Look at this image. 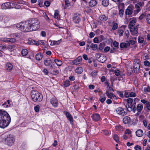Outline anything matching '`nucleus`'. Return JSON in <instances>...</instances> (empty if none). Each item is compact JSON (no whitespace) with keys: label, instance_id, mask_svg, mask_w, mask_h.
Returning a JSON list of instances; mask_svg holds the SVG:
<instances>
[{"label":"nucleus","instance_id":"obj_1","mask_svg":"<svg viewBox=\"0 0 150 150\" xmlns=\"http://www.w3.org/2000/svg\"><path fill=\"white\" fill-rule=\"evenodd\" d=\"M40 26V22L36 18H32L25 22L20 23L16 26L18 28L24 32L36 30Z\"/></svg>","mask_w":150,"mask_h":150},{"label":"nucleus","instance_id":"obj_2","mask_svg":"<svg viewBox=\"0 0 150 150\" xmlns=\"http://www.w3.org/2000/svg\"><path fill=\"white\" fill-rule=\"evenodd\" d=\"M11 120L8 114L5 111L0 110V127L3 128L7 127Z\"/></svg>","mask_w":150,"mask_h":150},{"label":"nucleus","instance_id":"obj_3","mask_svg":"<svg viewBox=\"0 0 150 150\" xmlns=\"http://www.w3.org/2000/svg\"><path fill=\"white\" fill-rule=\"evenodd\" d=\"M31 96L32 100L36 102H41L43 99L42 95L38 91L35 90L32 91Z\"/></svg>","mask_w":150,"mask_h":150},{"label":"nucleus","instance_id":"obj_4","mask_svg":"<svg viewBox=\"0 0 150 150\" xmlns=\"http://www.w3.org/2000/svg\"><path fill=\"white\" fill-rule=\"evenodd\" d=\"M14 141V138L11 134L8 135L5 140V143L10 146L13 145Z\"/></svg>","mask_w":150,"mask_h":150},{"label":"nucleus","instance_id":"obj_5","mask_svg":"<svg viewBox=\"0 0 150 150\" xmlns=\"http://www.w3.org/2000/svg\"><path fill=\"white\" fill-rule=\"evenodd\" d=\"M127 108H123L121 107H119L116 109L117 113L122 116L126 115L127 113Z\"/></svg>","mask_w":150,"mask_h":150},{"label":"nucleus","instance_id":"obj_6","mask_svg":"<svg viewBox=\"0 0 150 150\" xmlns=\"http://www.w3.org/2000/svg\"><path fill=\"white\" fill-rule=\"evenodd\" d=\"M133 99L131 98H129L127 99V104L125 106L126 108L129 112L132 111Z\"/></svg>","mask_w":150,"mask_h":150},{"label":"nucleus","instance_id":"obj_7","mask_svg":"<svg viewBox=\"0 0 150 150\" xmlns=\"http://www.w3.org/2000/svg\"><path fill=\"white\" fill-rule=\"evenodd\" d=\"M134 8V6L132 5H129L126 9L125 14L126 15H128L129 17L132 16L131 15L132 13L133 10Z\"/></svg>","mask_w":150,"mask_h":150},{"label":"nucleus","instance_id":"obj_8","mask_svg":"<svg viewBox=\"0 0 150 150\" xmlns=\"http://www.w3.org/2000/svg\"><path fill=\"white\" fill-rule=\"evenodd\" d=\"M73 19L74 23H79L81 21V16L79 14H74Z\"/></svg>","mask_w":150,"mask_h":150},{"label":"nucleus","instance_id":"obj_9","mask_svg":"<svg viewBox=\"0 0 150 150\" xmlns=\"http://www.w3.org/2000/svg\"><path fill=\"white\" fill-rule=\"evenodd\" d=\"M129 28L132 35H135L138 33V29L137 26L135 27H129Z\"/></svg>","mask_w":150,"mask_h":150},{"label":"nucleus","instance_id":"obj_10","mask_svg":"<svg viewBox=\"0 0 150 150\" xmlns=\"http://www.w3.org/2000/svg\"><path fill=\"white\" fill-rule=\"evenodd\" d=\"M64 113L66 116L67 119L70 121L71 123L73 122V118L71 114L68 112L64 111Z\"/></svg>","mask_w":150,"mask_h":150},{"label":"nucleus","instance_id":"obj_11","mask_svg":"<svg viewBox=\"0 0 150 150\" xmlns=\"http://www.w3.org/2000/svg\"><path fill=\"white\" fill-rule=\"evenodd\" d=\"M50 103L54 107H57L58 106V102L56 98H52L50 100Z\"/></svg>","mask_w":150,"mask_h":150},{"label":"nucleus","instance_id":"obj_12","mask_svg":"<svg viewBox=\"0 0 150 150\" xmlns=\"http://www.w3.org/2000/svg\"><path fill=\"white\" fill-rule=\"evenodd\" d=\"M82 59L81 56L78 57L76 59L74 60L72 62V64L74 65H77L80 63Z\"/></svg>","mask_w":150,"mask_h":150},{"label":"nucleus","instance_id":"obj_13","mask_svg":"<svg viewBox=\"0 0 150 150\" xmlns=\"http://www.w3.org/2000/svg\"><path fill=\"white\" fill-rule=\"evenodd\" d=\"M9 2H7L4 3L1 5V8L2 9H10L9 6Z\"/></svg>","mask_w":150,"mask_h":150},{"label":"nucleus","instance_id":"obj_14","mask_svg":"<svg viewBox=\"0 0 150 150\" xmlns=\"http://www.w3.org/2000/svg\"><path fill=\"white\" fill-rule=\"evenodd\" d=\"M8 21V18L6 16H0V21L6 23Z\"/></svg>","mask_w":150,"mask_h":150},{"label":"nucleus","instance_id":"obj_15","mask_svg":"<svg viewBox=\"0 0 150 150\" xmlns=\"http://www.w3.org/2000/svg\"><path fill=\"white\" fill-rule=\"evenodd\" d=\"M91 117L93 120L95 121H98L99 120L100 118V116L97 113L93 114Z\"/></svg>","mask_w":150,"mask_h":150},{"label":"nucleus","instance_id":"obj_16","mask_svg":"<svg viewBox=\"0 0 150 150\" xmlns=\"http://www.w3.org/2000/svg\"><path fill=\"white\" fill-rule=\"evenodd\" d=\"M90 7H92L96 6L97 4V1L96 0H91L88 3Z\"/></svg>","mask_w":150,"mask_h":150},{"label":"nucleus","instance_id":"obj_17","mask_svg":"<svg viewBox=\"0 0 150 150\" xmlns=\"http://www.w3.org/2000/svg\"><path fill=\"white\" fill-rule=\"evenodd\" d=\"M13 67L12 65L11 64L8 63L6 64L5 68L6 70L10 71L12 69Z\"/></svg>","mask_w":150,"mask_h":150},{"label":"nucleus","instance_id":"obj_18","mask_svg":"<svg viewBox=\"0 0 150 150\" xmlns=\"http://www.w3.org/2000/svg\"><path fill=\"white\" fill-rule=\"evenodd\" d=\"M140 67V64H134V71L135 73H137L138 71H139Z\"/></svg>","mask_w":150,"mask_h":150},{"label":"nucleus","instance_id":"obj_19","mask_svg":"<svg viewBox=\"0 0 150 150\" xmlns=\"http://www.w3.org/2000/svg\"><path fill=\"white\" fill-rule=\"evenodd\" d=\"M143 131L140 129L137 130L136 132V134L138 137H141L143 135Z\"/></svg>","mask_w":150,"mask_h":150},{"label":"nucleus","instance_id":"obj_20","mask_svg":"<svg viewBox=\"0 0 150 150\" xmlns=\"http://www.w3.org/2000/svg\"><path fill=\"white\" fill-rule=\"evenodd\" d=\"M144 5V3H142L141 2L137 3L135 5V7L137 9H142V6H143Z\"/></svg>","mask_w":150,"mask_h":150},{"label":"nucleus","instance_id":"obj_21","mask_svg":"<svg viewBox=\"0 0 150 150\" xmlns=\"http://www.w3.org/2000/svg\"><path fill=\"white\" fill-rule=\"evenodd\" d=\"M52 63V61L50 58H47L44 61V64L46 66L50 65Z\"/></svg>","mask_w":150,"mask_h":150},{"label":"nucleus","instance_id":"obj_22","mask_svg":"<svg viewBox=\"0 0 150 150\" xmlns=\"http://www.w3.org/2000/svg\"><path fill=\"white\" fill-rule=\"evenodd\" d=\"M130 121V117L128 116H125L123 119V121L125 124H127Z\"/></svg>","mask_w":150,"mask_h":150},{"label":"nucleus","instance_id":"obj_23","mask_svg":"<svg viewBox=\"0 0 150 150\" xmlns=\"http://www.w3.org/2000/svg\"><path fill=\"white\" fill-rule=\"evenodd\" d=\"M43 57V55L41 53H38L35 55V58L38 61L40 60Z\"/></svg>","mask_w":150,"mask_h":150},{"label":"nucleus","instance_id":"obj_24","mask_svg":"<svg viewBox=\"0 0 150 150\" xmlns=\"http://www.w3.org/2000/svg\"><path fill=\"white\" fill-rule=\"evenodd\" d=\"M109 4L108 0H103L102 2V4L104 7H107Z\"/></svg>","mask_w":150,"mask_h":150},{"label":"nucleus","instance_id":"obj_25","mask_svg":"<svg viewBox=\"0 0 150 150\" xmlns=\"http://www.w3.org/2000/svg\"><path fill=\"white\" fill-rule=\"evenodd\" d=\"M138 100V99L137 98H135L134 99V100H133V101L132 110L134 112H135L136 110V108L135 107V105L136 103V102L135 101V100Z\"/></svg>","mask_w":150,"mask_h":150},{"label":"nucleus","instance_id":"obj_26","mask_svg":"<svg viewBox=\"0 0 150 150\" xmlns=\"http://www.w3.org/2000/svg\"><path fill=\"white\" fill-rule=\"evenodd\" d=\"M143 108V106L142 104H139L138 105L137 108V110L138 112H141Z\"/></svg>","mask_w":150,"mask_h":150},{"label":"nucleus","instance_id":"obj_27","mask_svg":"<svg viewBox=\"0 0 150 150\" xmlns=\"http://www.w3.org/2000/svg\"><path fill=\"white\" fill-rule=\"evenodd\" d=\"M120 46L121 48H124L129 47L127 42V43L124 42L121 43L120 44Z\"/></svg>","mask_w":150,"mask_h":150},{"label":"nucleus","instance_id":"obj_28","mask_svg":"<svg viewBox=\"0 0 150 150\" xmlns=\"http://www.w3.org/2000/svg\"><path fill=\"white\" fill-rule=\"evenodd\" d=\"M90 47L92 49V50L94 51L98 48V45L96 44L91 43L90 46Z\"/></svg>","mask_w":150,"mask_h":150},{"label":"nucleus","instance_id":"obj_29","mask_svg":"<svg viewBox=\"0 0 150 150\" xmlns=\"http://www.w3.org/2000/svg\"><path fill=\"white\" fill-rule=\"evenodd\" d=\"M83 71V69L81 67H79L77 68L76 70V72L78 74H80Z\"/></svg>","mask_w":150,"mask_h":150},{"label":"nucleus","instance_id":"obj_30","mask_svg":"<svg viewBox=\"0 0 150 150\" xmlns=\"http://www.w3.org/2000/svg\"><path fill=\"white\" fill-rule=\"evenodd\" d=\"M106 57L104 55H102L98 61L100 62L103 63L106 61Z\"/></svg>","mask_w":150,"mask_h":150},{"label":"nucleus","instance_id":"obj_31","mask_svg":"<svg viewBox=\"0 0 150 150\" xmlns=\"http://www.w3.org/2000/svg\"><path fill=\"white\" fill-rule=\"evenodd\" d=\"M28 51L27 50L24 49L22 50L21 51V54L23 56H26L28 54Z\"/></svg>","mask_w":150,"mask_h":150},{"label":"nucleus","instance_id":"obj_32","mask_svg":"<svg viewBox=\"0 0 150 150\" xmlns=\"http://www.w3.org/2000/svg\"><path fill=\"white\" fill-rule=\"evenodd\" d=\"M114 72L115 75L117 76H120V77H122V76L120 74V71L119 70L117 69V70L114 71Z\"/></svg>","mask_w":150,"mask_h":150},{"label":"nucleus","instance_id":"obj_33","mask_svg":"<svg viewBox=\"0 0 150 150\" xmlns=\"http://www.w3.org/2000/svg\"><path fill=\"white\" fill-rule=\"evenodd\" d=\"M113 139H114L117 143H119V142H120V141L118 139V136L117 134H114V135L113 137Z\"/></svg>","mask_w":150,"mask_h":150},{"label":"nucleus","instance_id":"obj_34","mask_svg":"<svg viewBox=\"0 0 150 150\" xmlns=\"http://www.w3.org/2000/svg\"><path fill=\"white\" fill-rule=\"evenodd\" d=\"M54 61L56 64L58 66H60L62 64V62L60 60L55 59Z\"/></svg>","mask_w":150,"mask_h":150},{"label":"nucleus","instance_id":"obj_35","mask_svg":"<svg viewBox=\"0 0 150 150\" xmlns=\"http://www.w3.org/2000/svg\"><path fill=\"white\" fill-rule=\"evenodd\" d=\"M135 20H132L129 23L128 27H134V26L135 25V23H136Z\"/></svg>","mask_w":150,"mask_h":150},{"label":"nucleus","instance_id":"obj_36","mask_svg":"<svg viewBox=\"0 0 150 150\" xmlns=\"http://www.w3.org/2000/svg\"><path fill=\"white\" fill-rule=\"evenodd\" d=\"M105 46V44L104 43L101 42L100 43L99 45L98 49L100 51L102 50Z\"/></svg>","mask_w":150,"mask_h":150},{"label":"nucleus","instance_id":"obj_37","mask_svg":"<svg viewBox=\"0 0 150 150\" xmlns=\"http://www.w3.org/2000/svg\"><path fill=\"white\" fill-rule=\"evenodd\" d=\"M100 20L103 21H106L108 19V17L105 15H103L100 17Z\"/></svg>","mask_w":150,"mask_h":150},{"label":"nucleus","instance_id":"obj_38","mask_svg":"<svg viewBox=\"0 0 150 150\" xmlns=\"http://www.w3.org/2000/svg\"><path fill=\"white\" fill-rule=\"evenodd\" d=\"M63 84L65 87H68L70 85V81L69 80H66L64 82Z\"/></svg>","mask_w":150,"mask_h":150},{"label":"nucleus","instance_id":"obj_39","mask_svg":"<svg viewBox=\"0 0 150 150\" xmlns=\"http://www.w3.org/2000/svg\"><path fill=\"white\" fill-rule=\"evenodd\" d=\"M59 16V11L57 10L55 11V13L54 16V17L55 18L57 19H59V18L58 17Z\"/></svg>","mask_w":150,"mask_h":150},{"label":"nucleus","instance_id":"obj_40","mask_svg":"<svg viewBox=\"0 0 150 150\" xmlns=\"http://www.w3.org/2000/svg\"><path fill=\"white\" fill-rule=\"evenodd\" d=\"M138 42L140 43H143L144 41V38L140 36H139L138 39Z\"/></svg>","mask_w":150,"mask_h":150},{"label":"nucleus","instance_id":"obj_41","mask_svg":"<svg viewBox=\"0 0 150 150\" xmlns=\"http://www.w3.org/2000/svg\"><path fill=\"white\" fill-rule=\"evenodd\" d=\"M130 93L129 91L125 90V91L124 96L125 98H128L129 97V93Z\"/></svg>","mask_w":150,"mask_h":150},{"label":"nucleus","instance_id":"obj_42","mask_svg":"<svg viewBox=\"0 0 150 150\" xmlns=\"http://www.w3.org/2000/svg\"><path fill=\"white\" fill-rule=\"evenodd\" d=\"M135 43V41L132 40H129V42H127L129 47L130 46V45H133Z\"/></svg>","mask_w":150,"mask_h":150},{"label":"nucleus","instance_id":"obj_43","mask_svg":"<svg viewBox=\"0 0 150 150\" xmlns=\"http://www.w3.org/2000/svg\"><path fill=\"white\" fill-rule=\"evenodd\" d=\"M113 46L117 48H119V43L116 41L113 42Z\"/></svg>","mask_w":150,"mask_h":150},{"label":"nucleus","instance_id":"obj_44","mask_svg":"<svg viewBox=\"0 0 150 150\" xmlns=\"http://www.w3.org/2000/svg\"><path fill=\"white\" fill-rule=\"evenodd\" d=\"M106 94L108 98H109L110 99L112 98V94H111V93H109V91L107 90L106 91Z\"/></svg>","mask_w":150,"mask_h":150},{"label":"nucleus","instance_id":"obj_45","mask_svg":"<svg viewBox=\"0 0 150 150\" xmlns=\"http://www.w3.org/2000/svg\"><path fill=\"white\" fill-rule=\"evenodd\" d=\"M141 10V9H138L135 10L134 11L133 16H135Z\"/></svg>","mask_w":150,"mask_h":150},{"label":"nucleus","instance_id":"obj_46","mask_svg":"<svg viewBox=\"0 0 150 150\" xmlns=\"http://www.w3.org/2000/svg\"><path fill=\"white\" fill-rule=\"evenodd\" d=\"M124 12V10L122 9H120L119 11V14L120 16L121 17H122Z\"/></svg>","mask_w":150,"mask_h":150},{"label":"nucleus","instance_id":"obj_47","mask_svg":"<svg viewBox=\"0 0 150 150\" xmlns=\"http://www.w3.org/2000/svg\"><path fill=\"white\" fill-rule=\"evenodd\" d=\"M146 13H143L141 15L139 16V20H142V19L144 18L146 16Z\"/></svg>","mask_w":150,"mask_h":150},{"label":"nucleus","instance_id":"obj_48","mask_svg":"<svg viewBox=\"0 0 150 150\" xmlns=\"http://www.w3.org/2000/svg\"><path fill=\"white\" fill-rule=\"evenodd\" d=\"M144 64L145 66H148V67H150V63L147 60H146L144 62Z\"/></svg>","mask_w":150,"mask_h":150},{"label":"nucleus","instance_id":"obj_49","mask_svg":"<svg viewBox=\"0 0 150 150\" xmlns=\"http://www.w3.org/2000/svg\"><path fill=\"white\" fill-rule=\"evenodd\" d=\"M97 71L94 70L91 72V75L92 76L95 77L97 75Z\"/></svg>","mask_w":150,"mask_h":150},{"label":"nucleus","instance_id":"obj_50","mask_svg":"<svg viewBox=\"0 0 150 150\" xmlns=\"http://www.w3.org/2000/svg\"><path fill=\"white\" fill-rule=\"evenodd\" d=\"M118 24L117 23H115L114 24L112 27V30H115L117 29L118 27Z\"/></svg>","mask_w":150,"mask_h":150},{"label":"nucleus","instance_id":"obj_51","mask_svg":"<svg viewBox=\"0 0 150 150\" xmlns=\"http://www.w3.org/2000/svg\"><path fill=\"white\" fill-rule=\"evenodd\" d=\"M30 39L31 40L32 44H34L37 46L39 45V43L38 42V41H35L33 40H32L31 39Z\"/></svg>","mask_w":150,"mask_h":150},{"label":"nucleus","instance_id":"obj_52","mask_svg":"<svg viewBox=\"0 0 150 150\" xmlns=\"http://www.w3.org/2000/svg\"><path fill=\"white\" fill-rule=\"evenodd\" d=\"M144 91L145 92H150V87L148 86L146 88H145Z\"/></svg>","mask_w":150,"mask_h":150},{"label":"nucleus","instance_id":"obj_53","mask_svg":"<svg viewBox=\"0 0 150 150\" xmlns=\"http://www.w3.org/2000/svg\"><path fill=\"white\" fill-rule=\"evenodd\" d=\"M106 98L105 97H100L99 98V100L101 103H103L104 101L105 100Z\"/></svg>","mask_w":150,"mask_h":150},{"label":"nucleus","instance_id":"obj_54","mask_svg":"<svg viewBox=\"0 0 150 150\" xmlns=\"http://www.w3.org/2000/svg\"><path fill=\"white\" fill-rule=\"evenodd\" d=\"M40 106L39 105H37L34 107V110L36 112H38L39 111Z\"/></svg>","mask_w":150,"mask_h":150},{"label":"nucleus","instance_id":"obj_55","mask_svg":"<svg viewBox=\"0 0 150 150\" xmlns=\"http://www.w3.org/2000/svg\"><path fill=\"white\" fill-rule=\"evenodd\" d=\"M136 96V94L135 93L133 92H130L129 93V97H134Z\"/></svg>","mask_w":150,"mask_h":150},{"label":"nucleus","instance_id":"obj_56","mask_svg":"<svg viewBox=\"0 0 150 150\" xmlns=\"http://www.w3.org/2000/svg\"><path fill=\"white\" fill-rule=\"evenodd\" d=\"M117 93L118 94H119L120 97H121L123 98L124 96H123V92L117 91Z\"/></svg>","mask_w":150,"mask_h":150},{"label":"nucleus","instance_id":"obj_57","mask_svg":"<svg viewBox=\"0 0 150 150\" xmlns=\"http://www.w3.org/2000/svg\"><path fill=\"white\" fill-rule=\"evenodd\" d=\"M50 3L49 1H46L44 2V4L46 7H48L50 6Z\"/></svg>","mask_w":150,"mask_h":150},{"label":"nucleus","instance_id":"obj_58","mask_svg":"<svg viewBox=\"0 0 150 150\" xmlns=\"http://www.w3.org/2000/svg\"><path fill=\"white\" fill-rule=\"evenodd\" d=\"M146 20L147 23L149 24H150V14L147 15Z\"/></svg>","mask_w":150,"mask_h":150},{"label":"nucleus","instance_id":"obj_59","mask_svg":"<svg viewBox=\"0 0 150 150\" xmlns=\"http://www.w3.org/2000/svg\"><path fill=\"white\" fill-rule=\"evenodd\" d=\"M135 149V150H141L142 148L139 145H136V146L134 148Z\"/></svg>","mask_w":150,"mask_h":150},{"label":"nucleus","instance_id":"obj_60","mask_svg":"<svg viewBox=\"0 0 150 150\" xmlns=\"http://www.w3.org/2000/svg\"><path fill=\"white\" fill-rule=\"evenodd\" d=\"M110 49V47L107 46L105 48L104 51L105 52H108Z\"/></svg>","mask_w":150,"mask_h":150},{"label":"nucleus","instance_id":"obj_61","mask_svg":"<svg viewBox=\"0 0 150 150\" xmlns=\"http://www.w3.org/2000/svg\"><path fill=\"white\" fill-rule=\"evenodd\" d=\"M123 32V30L122 29H120L118 30L119 35L120 36H122Z\"/></svg>","mask_w":150,"mask_h":150},{"label":"nucleus","instance_id":"obj_62","mask_svg":"<svg viewBox=\"0 0 150 150\" xmlns=\"http://www.w3.org/2000/svg\"><path fill=\"white\" fill-rule=\"evenodd\" d=\"M59 73V72L57 70H53L52 71V74L54 75H56L57 74Z\"/></svg>","mask_w":150,"mask_h":150},{"label":"nucleus","instance_id":"obj_63","mask_svg":"<svg viewBox=\"0 0 150 150\" xmlns=\"http://www.w3.org/2000/svg\"><path fill=\"white\" fill-rule=\"evenodd\" d=\"M95 34L93 32H91L89 34V37L90 38H92L94 36Z\"/></svg>","mask_w":150,"mask_h":150},{"label":"nucleus","instance_id":"obj_64","mask_svg":"<svg viewBox=\"0 0 150 150\" xmlns=\"http://www.w3.org/2000/svg\"><path fill=\"white\" fill-rule=\"evenodd\" d=\"M93 42L95 43H98L99 40L98 38L97 37H95L93 40Z\"/></svg>","mask_w":150,"mask_h":150}]
</instances>
